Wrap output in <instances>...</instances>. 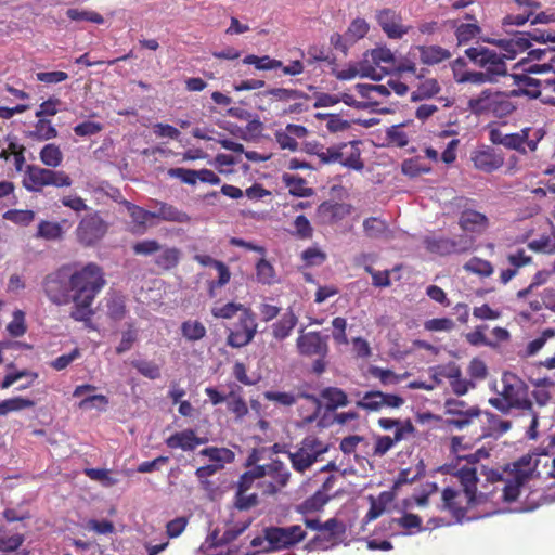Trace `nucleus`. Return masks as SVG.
<instances>
[{
    "mask_svg": "<svg viewBox=\"0 0 555 555\" xmlns=\"http://www.w3.org/2000/svg\"><path fill=\"white\" fill-rule=\"evenodd\" d=\"M105 285L104 271L95 262L64 264L48 274L42 283L44 294L53 304H74L69 315L79 322L91 320L92 304Z\"/></svg>",
    "mask_w": 555,
    "mask_h": 555,
    "instance_id": "f257e3e1",
    "label": "nucleus"
},
{
    "mask_svg": "<svg viewBox=\"0 0 555 555\" xmlns=\"http://www.w3.org/2000/svg\"><path fill=\"white\" fill-rule=\"evenodd\" d=\"M507 56H513L517 51H528L527 57L519 64L524 70L530 74H540L553 72L555 74V35L542 28H534L530 33H521L511 41H503ZM551 85V90L555 92V78Z\"/></svg>",
    "mask_w": 555,
    "mask_h": 555,
    "instance_id": "f03ea898",
    "label": "nucleus"
},
{
    "mask_svg": "<svg viewBox=\"0 0 555 555\" xmlns=\"http://www.w3.org/2000/svg\"><path fill=\"white\" fill-rule=\"evenodd\" d=\"M453 476L459 482V488L446 487L442 490L441 509L461 522L473 506L483 502L485 494L477 492L478 477L475 467L461 466Z\"/></svg>",
    "mask_w": 555,
    "mask_h": 555,
    "instance_id": "7ed1b4c3",
    "label": "nucleus"
},
{
    "mask_svg": "<svg viewBox=\"0 0 555 555\" xmlns=\"http://www.w3.org/2000/svg\"><path fill=\"white\" fill-rule=\"evenodd\" d=\"M521 33L522 31H517L508 39H500L494 42L502 49L503 52L501 54L483 46L470 47L465 50V54L475 65L485 68V74H489V78L493 81L496 77L506 75L507 66L505 64V59L513 60L517 54L524 52L517 51L513 56H507L509 52L506 51L507 49L503 44V41H511Z\"/></svg>",
    "mask_w": 555,
    "mask_h": 555,
    "instance_id": "20e7f679",
    "label": "nucleus"
},
{
    "mask_svg": "<svg viewBox=\"0 0 555 555\" xmlns=\"http://www.w3.org/2000/svg\"><path fill=\"white\" fill-rule=\"evenodd\" d=\"M467 106L476 116H492L495 118H505L516 111V105L508 94L490 88L470 98Z\"/></svg>",
    "mask_w": 555,
    "mask_h": 555,
    "instance_id": "39448f33",
    "label": "nucleus"
},
{
    "mask_svg": "<svg viewBox=\"0 0 555 555\" xmlns=\"http://www.w3.org/2000/svg\"><path fill=\"white\" fill-rule=\"evenodd\" d=\"M486 477L488 481L502 483L500 488L502 499L505 502H514L518 499L521 487L532 478V469L529 467V462L525 464L517 462L506 479L498 470L493 469L486 473ZM495 490H499V488L496 487L493 491Z\"/></svg>",
    "mask_w": 555,
    "mask_h": 555,
    "instance_id": "423d86ee",
    "label": "nucleus"
},
{
    "mask_svg": "<svg viewBox=\"0 0 555 555\" xmlns=\"http://www.w3.org/2000/svg\"><path fill=\"white\" fill-rule=\"evenodd\" d=\"M72 178L63 170L27 165L22 180L23 186L29 192H41L46 186L68 188Z\"/></svg>",
    "mask_w": 555,
    "mask_h": 555,
    "instance_id": "0eeeda50",
    "label": "nucleus"
},
{
    "mask_svg": "<svg viewBox=\"0 0 555 555\" xmlns=\"http://www.w3.org/2000/svg\"><path fill=\"white\" fill-rule=\"evenodd\" d=\"M257 470L261 480L256 482V487L264 496L275 495L288 485L291 479L289 469L279 459L272 460L268 464L257 465Z\"/></svg>",
    "mask_w": 555,
    "mask_h": 555,
    "instance_id": "6e6552de",
    "label": "nucleus"
},
{
    "mask_svg": "<svg viewBox=\"0 0 555 555\" xmlns=\"http://www.w3.org/2000/svg\"><path fill=\"white\" fill-rule=\"evenodd\" d=\"M328 451V446L321 441L315 436H307L305 437L299 447L294 452H286L292 467L304 474L307 469H309L315 462L319 461L321 455Z\"/></svg>",
    "mask_w": 555,
    "mask_h": 555,
    "instance_id": "1a4fd4ad",
    "label": "nucleus"
},
{
    "mask_svg": "<svg viewBox=\"0 0 555 555\" xmlns=\"http://www.w3.org/2000/svg\"><path fill=\"white\" fill-rule=\"evenodd\" d=\"M257 331L256 314L250 308L244 309L233 328L229 330L227 345L232 348L245 347L253 341Z\"/></svg>",
    "mask_w": 555,
    "mask_h": 555,
    "instance_id": "9d476101",
    "label": "nucleus"
},
{
    "mask_svg": "<svg viewBox=\"0 0 555 555\" xmlns=\"http://www.w3.org/2000/svg\"><path fill=\"white\" fill-rule=\"evenodd\" d=\"M358 398L356 406L366 413L379 412L383 408L399 409L403 405L404 399L395 393H385L379 390H370L361 395L360 391L353 392Z\"/></svg>",
    "mask_w": 555,
    "mask_h": 555,
    "instance_id": "9b49d317",
    "label": "nucleus"
},
{
    "mask_svg": "<svg viewBox=\"0 0 555 555\" xmlns=\"http://www.w3.org/2000/svg\"><path fill=\"white\" fill-rule=\"evenodd\" d=\"M501 396L515 408L532 412V402L528 398V386L522 379L513 373H504L502 376Z\"/></svg>",
    "mask_w": 555,
    "mask_h": 555,
    "instance_id": "f8f14e48",
    "label": "nucleus"
},
{
    "mask_svg": "<svg viewBox=\"0 0 555 555\" xmlns=\"http://www.w3.org/2000/svg\"><path fill=\"white\" fill-rule=\"evenodd\" d=\"M444 409V414L449 416L446 418V424L457 429L470 425L473 420L479 417L482 413L477 405H469L460 399H448Z\"/></svg>",
    "mask_w": 555,
    "mask_h": 555,
    "instance_id": "ddd939ff",
    "label": "nucleus"
},
{
    "mask_svg": "<svg viewBox=\"0 0 555 555\" xmlns=\"http://www.w3.org/2000/svg\"><path fill=\"white\" fill-rule=\"evenodd\" d=\"M264 540L269 548L279 551L293 546L306 538L305 530L299 525L289 527H269L264 529Z\"/></svg>",
    "mask_w": 555,
    "mask_h": 555,
    "instance_id": "4468645a",
    "label": "nucleus"
},
{
    "mask_svg": "<svg viewBox=\"0 0 555 555\" xmlns=\"http://www.w3.org/2000/svg\"><path fill=\"white\" fill-rule=\"evenodd\" d=\"M108 224L101 218L98 212L85 216L77 229L76 236L78 242L86 246H93L101 241L106 234Z\"/></svg>",
    "mask_w": 555,
    "mask_h": 555,
    "instance_id": "2eb2a0df",
    "label": "nucleus"
},
{
    "mask_svg": "<svg viewBox=\"0 0 555 555\" xmlns=\"http://www.w3.org/2000/svg\"><path fill=\"white\" fill-rule=\"evenodd\" d=\"M264 398L271 402H274V403H278V404H281L284 406L294 405L297 402L298 398L309 400L313 405V411L309 415L302 416V422L305 424H311L314 421H317L321 413V409H322V403L317 396H314L312 393L304 392V391L298 392V395H294L292 392H285V391H266Z\"/></svg>",
    "mask_w": 555,
    "mask_h": 555,
    "instance_id": "dca6fc26",
    "label": "nucleus"
},
{
    "mask_svg": "<svg viewBox=\"0 0 555 555\" xmlns=\"http://www.w3.org/2000/svg\"><path fill=\"white\" fill-rule=\"evenodd\" d=\"M474 167L482 172L492 173L504 165V155L490 145H481L470 153Z\"/></svg>",
    "mask_w": 555,
    "mask_h": 555,
    "instance_id": "f3484780",
    "label": "nucleus"
},
{
    "mask_svg": "<svg viewBox=\"0 0 555 555\" xmlns=\"http://www.w3.org/2000/svg\"><path fill=\"white\" fill-rule=\"evenodd\" d=\"M376 21L390 39H401L411 29V26H406L402 23L401 14L390 8L377 11Z\"/></svg>",
    "mask_w": 555,
    "mask_h": 555,
    "instance_id": "a211bd4d",
    "label": "nucleus"
},
{
    "mask_svg": "<svg viewBox=\"0 0 555 555\" xmlns=\"http://www.w3.org/2000/svg\"><path fill=\"white\" fill-rule=\"evenodd\" d=\"M363 61H367L375 74L373 80H379L388 73L389 69L396 67V57L390 49L386 47H377L363 54Z\"/></svg>",
    "mask_w": 555,
    "mask_h": 555,
    "instance_id": "6ab92c4d",
    "label": "nucleus"
},
{
    "mask_svg": "<svg viewBox=\"0 0 555 555\" xmlns=\"http://www.w3.org/2000/svg\"><path fill=\"white\" fill-rule=\"evenodd\" d=\"M328 336L320 332H308L297 338V349L305 357H326L328 353Z\"/></svg>",
    "mask_w": 555,
    "mask_h": 555,
    "instance_id": "aec40b11",
    "label": "nucleus"
},
{
    "mask_svg": "<svg viewBox=\"0 0 555 555\" xmlns=\"http://www.w3.org/2000/svg\"><path fill=\"white\" fill-rule=\"evenodd\" d=\"M515 81L519 93L531 99L541 98L544 103L555 104L554 99L543 94L545 91L551 90V85H546V82H552V79H537L528 75H516Z\"/></svg>",
    "mask_w": 555,
    "mask_h": 555,
    "instance_id": "412c9836",
    "label": "nucleus"
},
{
    "mask_svg": "<svg viewBox=\"0 0 555 555\" xmlns=\"http://www.w3.org/2000/svg\"><path fill=\"white\" fill-rule=\"evenodd\" d=\"M360 144L361 141L356 140L335 144L336 163L349 169L361 171L364 168V163L361 159Z\"/></svg>",
    "mask_w": 555,
    "mask_h": 555,
    "instance_id": "4be33fe9",
    "label": "nucleus"
},
{
    "mask_svg": "<svg viewBox=\"0 0 555 555\" xmlns=\"http://www.w3.org/2000/svg\"><path fill=\"white\" fill-rule=\"evenodd\" d=\"M415 431V427L411 420H405L401 428L395 430L393 437L390 436H376L373 449L374 456H384L392 447L405 439L406 435Z\"/></svg>",
    "mask_w": 555,
    "mask_h": 555,
    "instance_id": "5701e85b",
    "label": "nucleus"
},
{
    "mask_svg": "<svg viewBox=\"0 0 555 555\" xmlns=\"http://www.w3.org/2000/svg\"><path fill=\"white\" fill-rule=\"evenodd\" d=\"M206 442L207 439L197 437L193 429L175 433L165 440L169 449H182L183 451H193L197 446Z\"/></svg>",
    "mask_w": 555,
    "mask_h": 555,
    "instance_id": "b1692460",
    "label": "nucleus"
},
{
    "mask_svg": "<svg viewBox=\"0 0 555 555\" xmlns=\"http://www.w3.org/2000/svg\"><path fill=\"white\" fill-rule=\"evenodd\" d=\"M465 66L466 63L462 57L456 59L452 63L453 77L456 82L482 85L487 81H492V79L489 78V74H485L483 72L466 70Z\"/></svg>",
    "mask_w": 555,
    "mask_h": 555,
    "instance_id": "393cba45",
    "label": "nucleus"
},
{
    "mask_svg": "<svg viewBox=\"0 0 555 555\" xmlns=\"http://www.w3.org/2000/svg\"><path fill=\"white\" fill-rule=\"evenodd\" d=\"M438 369V374L450 380V386L455 395L463 396L468 391L469 386H473L467 379L462 378V371L455 363L451 362Z\"/></svg>",
    "mask_w": 555,
    "mask_h": 555,
    "instance_id": "a878e982",
    "label": "nucleus"
},
{
    "mask_svg": "<svg viewBox=\"0 0 555 555\" xmlns=\"http://www.w3.org/2000/svg\"><path fill=\"white\" fill-rule=\"evenodd\" d=\"M156 210L153 211L154 219H158L166 222H176V223H189L191 221V217L176 206L160 201H154Z\"/></svg>",
    "mask_w": 555,
    "mask_h": 555,
    "instance_id": "bb28decb",
    "label": "nucleus"
},
{
    "mask_svg": "<svg viewBox=\"0 0 555 555\" xmlns=\"http://www.w3.org/2000/svg\"><path fill=\"white\" fill-rule=\"evenodd\" d=\"M459 224L464 231L481 232L488 228L489 219L486 215L477 210L465 209L460 216Z\"/></svg>",
    "mask_w": 555,
    "mask_h": 555,
    "instance_id": "cd10ccee",
    "label": "nucleus"
},
{
    "mask_svg": "<svg viewBox=\"0 0 555 555\" xmlns=\"http://www.w3.org/2000/svg\"><path fill=\"white\" fill-rule=\"evenodd\" d=\"M393 499L395 495L391 491H383L377 498L369 495L370 508L364 516V522L367 524L380 517Z\"/></svg>",
    "mask_w": 555,
    "mask_h": 555,
    "instance_id": "c85d7f7f",
    "label": "nucleus"
},
{
    "mask_svg": "<svg viewBox=\"0 0 555 555\" xmlns=\"http://www.w3.org/2000/svg\"><path fill=\"white\" fill-rule=\"evenodd\" d=\"M519 7L524 8L522 13L518 14H508L506 15L503 21L502 25L504 27L509 25H516L521 26L526 22H528L532 16L533 13L541 7L539 2L535 0H514Z\"/></svg>",
    "mask_w": 555,
    "mask_h": 555,
    "instance_id": "c756f323",
    "label": "nucleus"
},
{
    "mask_svg": "<svg viewBox=\"0 0 555 555\" xmlns=\"http://www.w3.org/2000/svg\"><path fill=\"white\" fill-rule=\"evenodd\" d=\"M319 399L325 401V409L330 412L344 408L349 403L347 393L341 388L332 386L323 388Z\"/></svg>",
    "mask_w": 555,
    "mask_h": 555,
    "instance_id": "7c9ffc66",
    "label": "nucleus"
},
{
    "mask_svg": "<svg viewBox=\"0 0 555 555\" xmlns=\"http://www.w3.org/2000/svg\"><path fill=\"white\" fill-rule=\"evenodd\" d=\"M420 61L425 65H436L451 57V52L437 44L418 46Z\"/></svg>",
    "mask_w": 555,
    "mask_h": 555,
    "instance_id": "2f4dec72",
    "label": "nucleus"
},
{
    "mask_svg": "<svg viewBox=\"0 0 555 555\" xmlns=\"http://www.w3.org/2000/svg\"><path fill=\"white\" fill-rule=\"evenodd\" d=\"M531 384L533 386L531 396L534 401L540 406L546 405L552 398L550 389L555 386V380L550 376H545L542 378L532 379Z\"/></svg>",
    "mask_w": 555,
    "mask_h": 555,
    "instance_id": "473e14b6",
    "label": "nucleus"
},
{
    "mask_svg": "<svg viewBox=\"0 0 555 555\" xmlns=\"http://www.w3.org/2000/svg\"><path fill=\"white\" fill-rule=\"evenodd\" d=\"M283 183L288 188L291 195L296 197H310L314 194L312 188L307 186L306 179L291 173H283Z\"/></svg>",
    "mask_w": 555,
    "mask_h": 555,
    "instance_id": "72a5a7b5",
    "label": "nucleus"
},
{
    "mask_svg": "<svg viewBox=\"0 0 555 555\" xmlns=\"http://www.w3.org/2000/svg\"><path fill=\"white\" fill-rule=\"evenodd\" d=\"M441 91V87L437 79L427 78L421 80L415 90L411 92L413 102L424 101L436 96Z\"/></svg>",
    "mask_w": 555,
    "mask_h": 555,
    "instance_id": "f704fd0d",
    "label": "nucleus"
},
{
    "mask_svg": "<svg viewBox=\"0 0 555 555\" xmlns=\"http://www.w3.org/2000/svg\"><path fill=\"white\" fill-rule=\"evenodd\" d=\"M357 76L365 78H375L373 68L367 65V61L361 60L354 65H350L346 69H341L335 73V77L339 80H350Z\"/></svg>",
    "mask_w": 555,
    "mask_h": 555,
    "instance_id": "c9c22d12",
    "label": "nucleus"
},
{
    "mask_svg": "<svg viewBox=\"0 0 555 555\" xmlns=\"http://www.w3.org/2000/svg\"><path fill=\"white\" fill-rule=\"evenodd\" d=\"M154 263L157 268L169 271L176 268L181 259V250L177 247H165L159 250Z\"/></svg>",
    "mask_w": 555,
    "mask_h": 555,
    "instance_id": "e433bc0d",
    "label": "nucleus"
},
{
    "mask_svg": "<svg viewBox=\"0 0 555 555\" xmlns=\"http://www.w3.org/2000/svg\"><path fill=\"white\" fill-rule=\"evenodd\" d=\"M363 231L370 238L389 237L390 234L387 222L377 217H370L364 219Z\"/></svg>",
    "mask_w": 555,
    "mask_h": 555,
    "instance_id": "4c0bfd02",
    "label": "nucleus"
},
{
    "mask_svg": "<svg viewBox=\"0 0 555 555\" xmlns=\"http://www.w3.org/2000/svg\"><path fill=\"white\" fill-rule=\"evenodd\" d=\"M298 322L297 317L293 311H287L283 317L272 325L273 336L282 340L288 337Z\"/></svg>",
    "mask_w": 555,
    "mask_h": 555,
    "instance_id": "58836bf2",
    "label": "nucleus"
},
{
    "mask_svg": "<svg viewBox=\"0 0 555 555\" xmlns=\"http://www.w3.org/2000/svg\"><path fill=\"white\" fill-rule=\"evenodd\" d=\"M453 28H455V37L459 44H464L476 38L481 28L478 23L475 22H464L457 24L456 21L451 22Z\"/></svg>",
    "mask_w": 555,
    "mask_h": 555,
    "instance_id": "ea45409f",
    "label": "nucleus"
},
{
    "mask_svg": "<svg viewBox=\"0 0 555 555\" xmlns=\"http://www.w3.org/2000/svg\"><path fill=\"white\" fill-rule=\"evenodd\" d=\"M125 207L132 219L135 228L139 232H144L146 230V222L150 219H154L153 211L146 210L135 204H132L128 201L125 202Z\"/></svg>",
    "mask_w": 555,
    "mask_h": 555,
    "instance_id": "a19ab883",
    "label": "nucleus"
},
{
    "mask_svg": "<svg viewBox=\"0 0 555 555\" xmlns=\"http://www.w3.org/2000/svg\"><path fill=\"white\" fill-rule=\"evenodd\" d=\"M28 137L36 141H48L57 137V130L51 120L38 118L34 130L28 132Z\"/></svg>",
    "mask_w": 555,
    "mask_h": 555,
    "instance_id": "79ce46f5",
    "label": "nucleus"
},
{
    "mask_svg": "<svg viewBox=\"0 0 555 555\" xmlns=\"http://www.w3.org/2000/svg\"><path fill=\"white\" fill-rule=\"evenodd\" d=\"M264 95L272 96L275 101L287 103L297 100H309V95L297 89L271 88L264 91Z\"/></svg>",
    "mask_w": 555,
    "mask_h": 555,
    "instance_id": "37998d69",
    "label": "nucleus"
},
{
    "mask_svg": "<svg viewBox=\"0 0 555 555\" xmlns=\"http://www.w3.org/2000/svg\"><path fill=\"white\" fill-rule=\"evenodd\" d=\"M330 495L324 491H315L311 496L307 498L297 506V511L301 514L319 512L328 502Z\"/></svg>",
    "mask_w": 555,
    "mask_h": 555,
    "instance_id": "c03bdc74",
    "label": "nucleus"
},
{
    "mask_svg": "<svg viewBox=\"0 0 555 555\" xmlns=\"http://www.w3.org/2000/svg\"><path fill=\"white\" fill-rule=\"evenodd\" d=\"M180 330H181V335L188 341L201 340L207 334V330H206L205 325L198 320H186V321L182 322Z\"/></svg>",
    "mask_w": 555,
    "mask_h": 555,
    "instance_id": "a18cd8bd",
    "label": "nucleus"
},
{
    "mask_svg": "<svg viewBox=\"0 0 555 555\" xmlns=\"http://www.w3.org/2000/svg\"><path fill=\"white\" fill-rule=\"evenodd\" d=\"M531 129L529 127L522 128L519 132L508 133L504 135V147L517 151L520 154H526L525 142L529 138Z\"/></svg>",
    "mask_w": 555,
    "mask_h": 555,
    "instance_id": "49530a36",
    "label": "nucleus"
},
{
    "mask_svg": "<svg viewBox=\"0 0 555 555\" xmlns=\"http://www.w3.org/2000/svg\"><path fill=\"white\" fill-rule=\"evenodd\" d=\"M39 157L43 165L51 168L59 167L63 162V153L60 146L54 143L46 144L41 149Z\"/></svg>",
    "mask_w": 555,
    "mask_h": 555,
    "instance_id": "de8ad7c7",
    "label": "nucleus"
},
{
    "mask_svg": "<svg viewBox=\"0 0 555 555\" xmlns=\"http://www.w3.org/2000/svg\"><path fill=\"white\" fill-rule=\"evenodd\" d=\"M64 231L59 222L42 220L38 224L36 237L56 241L63 237Z\"/></svg>",
    "mask_w": 555,
    "mask_h": 555,
    "instance_id": "09e8293b",
    "label": "nucleus"
},
{
    "mask_svg": "<svg viewBox=\"0 0 555 555\" xmlns=\"http://www.w3.org/2000/svg\"><path fill=\"white\" fill-rule=\"evenodd\" d=\"M66 16L74 22H89L98 25L104 24V17L92 10L70 8L66 11Z\"/></svg>",
    "mask_w": 555,
    "mask_h": 555,
    "instance_id": "8fccbe9b",
    "label": "nucleus"
},
{
    "mask_svg": "<svg viewBox=\"0 0 555 555\" xmlns=\"http://www.w3.org/2000/svg\"><path fill=\"white\" fill-rule=\"evenodd\" d=\"M485 415L488 424V433L486 435L488 436L500 437L507 433L512 427L511 421L503 420L491 412H486Z\"/></svg>",
    "mask_w": 555,
    "mask_h": 555,
    "instance_id": "3c124183",
    "label": "nucleus"
},
{
    "mask_svg": "<svg viewBox=\"0 0 555 555\" xmlns=\"http://www.w3.org/2000/svg\"><path fill=\"white\" fill-rule=\"evenodd\" d=\"M82 528L92 531L98 535H109L115 532V525L108 519H88L83 522Z\"/></svg>",
    "mask_w": 555,
    "mask_h": 555,
    "instance_id": "603ef678",
    "label": "nucleus"
},
{
    "mask_svg": "<svg viewBox=\"0 0 555 555\" xmlns=\"http://www.w3.org/2000/svg\"><path fill=\"white\" fill-rule=\"evenodd\" d=\"M244 309H247V307L242 304L227 302L221 306H214L211 308V314L216 319L230 320L234 318L238 312L242 313Z\"/></svg>",
    "mask_w": 555,
    "mask_h": 555,
    "instance_id": "864d4df0",
    "label": "nucleus"
},
{
    "mask_svg": "<svg viewBox=\"0 0 555 555\" xmlns=\"http://www.w3.org/2000/svg\"><path fill=\"white\" fill-rule=\"evenodd\" d=\"M243 62L248 65H254L257 69L269 70L282 67V62L275 59H271L269 55L257 56L249 54L244 57Z\"/></svg>",
    "mask_w": 555,
    "mask_h": 555,
    "instance_id": "5fc2aeb1",
    "label": "nucleus"
},
{
    "mask_svg": "<svg viewBox=\"0 0 555 555\" xmlns=\"http://www.w3.org/2000/svg\"><path fill=\"white\" fill-rule=\"evenodd\" d=\"M463 268L467 272H472L485 278L490 276L493 273L492 263L478 257H473L464 264Z\"/></svg>",
    "mask_w": 555,
    "mask_h": 555,
    "instance_id": "6e6d98bb",
    "label": "nucleus"
},
{
    "mask_svg": "<svg viewBox=\"0 0 555 555\" xmlns=\"http://www.w3.org/2000/svg\"><path fill=\"white\" fill-rule=\"evenodd\" d=\"M201 455L207 456L212 462L232 463L235 454L228 448L208 447L203 449Z\"/></svg>",
    "mask_w": 555,
    "mask_h": 555,
    "instance_id": "4d7b16f0",
    "label": "nucleus"
},
{
    "mask_svg": "<svg viewBox=\"0 0 555 555\" xmlns=\"http://www.w3.org/2000/svg\"><path fill=\"white\" fill-rule=\"evenodd\" d=\"M35 216V211L30 209H9L3 214L5 220L23 227L30 224Z\"/></svg>",
    "mask_w": 555,
    "mask_h": 555,
    "instance_id": "13d9d810",
    "label": "nucleus"
},
{
    "mask_svg": "<svg viewBox=\"0 0 555 555\" xmlns=\"http://www.w3.org/2000/svg\"><path fill=\"white\" fill-rule=\"evenodd\" d=\"M256 276L259 283L267 285L276 281L274 267L264 258H261L256 264Z\"/></svg>",
    "mask_w": 555,
    "mask_h": 555,
    "instance_id": "bf43d9fd",
    "label": "nucleus"
},
{
    "mask_svg": "<svg viewBox=\"0 0 555 555\" xmlns=\"http://www.w3.org/2000/svg\"><path fill=\"white\" fill-rule=\"evenodd\" d=\"M131 365L144 377L157 379L160 377V366L153 361L134 360Z\"/></svg>",
    "mask_w": 555,
    "mask_h": 555,
    "instance_id": "052dcab7",
    "label": "nucleus"
},
{
    "mask_svg": "<svg viewBox=\"0 0 555 555\" xmlns=\"http://www.w3.org/2000/svg\"><path fill=\"white\" fill-rule=\"evenodd\" d=\"M227 405L228 410L235 414L237 418H242L248 413V406L245 400L235 391L228 393Z\"/></svg>",
    "mask_w": 555,
    "mask_h": 555,
    "instance_id": "680f3d73",
    "label": "nucleus"
},
{
    "mask_svg": "<svg viewBox=\"0 0 555 555\" xmlns=\"http://www.w3.org/2000/svg\"><path fill=\"white\" fill-rule=\"evenodd\" d=\"M107 315L114 321H120L125 318L127 309L125 300L120 296H113L107 300Z\"/></svg>",
    "mask_w": 555,
    "mask_h": 555,
    "instance_id": "e2e57ef3",
    "label": "nucleus"
},
{
    "mask_svg": "<svg viewBox=\"0 0 555 555\" xmlns=\"http://www.w3.org/2000/svg\"><path fill=\"white\" fill-rule=\"evenodd\" d=\"M138 339V330L135 328L133 323H128V327L121 334V339L119 345L116 347V353L121 354L128 350H130L133 344Z\"/></svg>",
    "mask_w": 555,
    "mask_h": 555,
    "instance_id": "0e129e2a",
    "label": "nucleus"
},
{
    "mask_svg": "<svg viewBox=\"0 0 555 555\" xmlns=\"http://www.w3.org/2000/svg\"><path fill=\"white\" fill-rule=\"evenodd\" d=\"M7 331L12 337H21L26 333L25 313L22 310L13 312V320L7 325Z\"/></svg>",
    "mask_w": 555,
    "mask_h": 555,
    "instance_id": "69168bd1",
    "label": "nucleus"
},
{
    "mask_svg": "<svg viewBox=\"0 0 555 555\" xmlns=\"http://www.w3.org/2000/svg\"><path fill=\"white\" fill-rule=\"evenodd\" d=\"M387 140L389 143L398 146V147H404L409 144V135L404 131L402 125H395L391 126L387 130Z\"/></svg>",
    "mask_w": 555,
    "mask_h": 555,
    "instance_id": "338daca9",
    "label": "nucleus"
},
{
    "mask_svg": "<svg viewBox=\"0 0 555 555\" xmlns=\"http://www.w3.org/2000/svg\"><path fill=\"white\" fill-rule=\"evenodd\" d=\"M294 235L300 240H308L312 237L313 229L310 221L306 216L299 215L294 220Z\"/></svg>",
    "mask_w": 555,
    "mask_h": 555,
    "instance_id": "774afa93",
    "label": "nucleus"
}]
</instances>
